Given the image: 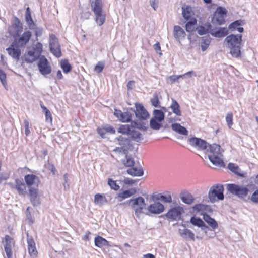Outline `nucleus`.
Returning <instances> with one entry per match:
<instances>
[{
  "label": "nucleus",
  "instance_id": "f8f14e48",
  "mask_svg": "<svg viewBox=\"0 0 258 258\" xmlns=\"http://www.w3.org/2000/svg\"><path fill=\"white\" fill-rule=\"evenodd\" d=\"M49 37L51 39L49 42L50 52L56 58L60 57L62 54L57 37L54 34H50Z\"/></svg>",
  "mask_w": 258,
  "mask_h": 258
},
{
  "label": "nucleus",
  "instance_id": "7c9ffc66",
  "mask_svg": "<svg viewBox=\"0 0 258 258\" xmlns=\"http://www.w3.org/2000/svg\"><path fill=\"white\" fill-rule=\"evenodd\" d=\"M180 198L183 203L187 205L191 204L195 200V198L192 194L188 191L181 192Z\"/></svg>",
  "mask_w": 258,
  "mask_h": 258
},
{
  "label": "nucleus",
  "instance_id": "a18cd8bd",
  "mask_svg": "<svg viewBox=\"0 0 258 258\" xmlns=\"http://www.w3.org/2000/svg\"><path fill=\"white\" fill-rule=\"evenodd\" d=\"M107 199L105 196L101 194H97L94 197V202L96 204H103L107 202Z\"/></svg>",
  "mask_w": 258,
  "mask_h": 258
},
{
  "label": "nucleus",
  "instance_id": "b1692460",
  "mask_svg": "<svg viewBox=\"0 0 258 258\" xmlns=\"http://www.w3.org/2000/svg\"><path fill=\"white\" fill-rule=\"evenodd\" d=\"M183 22L185 23L184 28L186 32L188 33H192L196 30L197 19L195 17L191 18L188 20H184Z\"/></svg>",
  "mask_w": 258,
  "mask_h": 258
},
{
  "label": "nucleus",
  "instance_id": "5701e85b",
  "mask_svg": "<svg viewBox=\"0 0 258 258\" xmlns=\"http://www.w3.org/2000/svg\"><path fill=\"white\" fill-rule=\"evenodd\" d=\"M228 29L225 27H217L211 29V35L216 38H222L228 34Z\"/></svg>",
  "mask_w": 258,
  "mask_h": 258
},
{
  "label": "nucleus",
  "instance_id": "473e14b6",
  "mask_svg": "<svg viewBox=\"0 0 258 258\" xmlns=\"http://www.w3.org/2000/svg\"><path fill=\"white\" fill-rule=\"evenodd\" d=\"M182 15L184 20H188L191 18H195L193 17L194 12L190 5H187L185 7L182 8Z\"/></svg>",
  "mask_w": 258,
  "mask_h": 258
},
{
  "label": "nucleus",
  "instance_id": "09e8293b",
  "mask_svg": "<svg viewBox=\"0 0 258 258\" xmlns=\"http://www.w3.org/2000/svg\"><path fill=\"white\" fill-rule=\"evenodd\" d=\"M48 150L47 149H43L38 153V158H40L41 159L47 160L46 161H49V157L48 156Z\"/></svg>",
  "mask_w": 258,
  "mask_h": 258
},
{
  "label": "nucleus",
  "instance_id": "2f4dec72",
  "mask_svg": "<svg viewBox=\"0 0 258 258\" xmlns=\"http://www.w3.org/2000/svg\"><path fill=\"white\" fill-rule=\"evenodd\" d=\"M171 102L170 108L171 109L172 112L177 116H181L182 113L179 103L174 98H171Z\"/></svg>",
  "mask_w": 258,
  "mask_h": 258
},
{
  "label": "nucleus",
  "instance_id": "72a5a7b5",
  "mask_svg": "<svg viewBox=\"0 0 258 258\" xmlns=\"http://www.w3.org/2000/svg\"><path fill=\"white\" fill-rule=\"evenodd\" d=\"M146 120H139L138 119H134L133 122V128L134 130L138 129L142 131H147L148 127L146 125L144 121Z\"/></svg>",
  "mask_w": 258,
  "mask_h": 258
},
{
  "label": "nucleus",
  "instance_id": "ea45409f",
  "mask_svg": "<svg viewBox=\"0 0 258 258\" xmlns=\"http://www.w3.org/2000/svg\"><path fill=\"white\" fill-rule=\"evenodd\" d=\"M211 38L209 35L202 37L201 47L202 51L204 52L207 50L211 43Z\"/></svg>",
  "mask_w": 258,
  "mask_h": 258
},
{
  "label": "nucleus",
  "instance_id": "79ce46f5",
  "mask_svg": "<svg viewBox=\"0 0 258 258\" xmlns=\"http://www.w3.org/2000/svg\"><path fill=\"white\" fill-rule=\"evenodd\" d=\"M153 116L152 117L158 119L162 122L165 119L164 111L161 110L154 109L153 110Z\"/></svg>",
  "mask_w": 258,
  "mask_h": 258
},
{
  "label": "nucleus",
  "instance_id": "e433bc0d",
  "mask_svg": "<svg viewBox=\"0 0 258 258\" xmlns=\"http://www.w3.org/2000/svg\"><path fill=\"white\" fill-rule=\"evenodd\" d=\"M150 127L154 130H159L163 126L162 121L152 117L150 120Z\"/></svg>",
  "mask_w": 258,
  "mask_h": 258
},
{
  "label": "nucleus",
  "instance_id": "423d86ee",
  "mask_svg": "<svg viewBox=\"0 0 258 258\" xmlns=\"http://www.w3.org/2000/svg\"><path fill=\"white\" fill-rule=\"evenodd\" d=\"M209 161H224L223 153L225 150L218 144H209L206 150Z\"/></svg>",
  "mask_w": 258,
  "mask_h": 258
},
{
  "label": "nucleus",
  "instance_id": "13d9d810",
  "mask_svg": "<svg viewBox=\"0 0 258 258\" xmlns=\"http://www.w3.org/2000/svg\"><path fill=\"white\" fill-rule=\"evenodd\" d=\"M204 204L202 203H199L195 204L193 207L192 209L196 213L203 212Z\"/></svg>",
  "mask_w": 258,
  "mask_h": 258
},
{
  "label": "nucleus",
  "instance_id": "f704fd0d",
  "mask_svg": "<svg viewBox=\"0 0 258 258\" xmlns=\"http://www.w3.org/2000/svg\"><path fill=\"white\" fill-rule=\"evenodd\" d=\"M60 66L64 74H68L72 70V66L68 59H63L61 60Z\"/></svg>",
  "mask_w": 258,
  "mask_h": 258
},
{
  "label": "nucleus",
  "instance_id": "c85d7f7f",
  "mask_svg": "<svg viewBox=\"0 0 258 258\" xmlns=\"http://www.w3.org/2000/svg\"><path fill=\"white\" fill-rule=\"evenodd\" d=\"M173 35L177 40L180 41L181 38H185L186 33L181 26L175 25L173 28Z\"/></svg>",
  "mask_w": 258,
  "mask_h": 258
},
{
  "label": "nucleus",
  "instance_id": "f257e3e1",
  "mask_svg": "<svg viewBox=\"0 0 258 258\" xmlns=\"http://www.w3.org/2000/svg\"><path fill=\"white\" fill-rule=\"evenodd\" d=\"M14 22L8 27V33L9 37H13L14 40L12 44L6 48L9 55L19 60L21 54V48L25 47L30 40L32 34L30 30L23 31V24L20 19L14 16Z\"/></svg>",
  "mask_w": 258,
  "mask_h": 258
},
{
  "label": "nucleus",
  "instance_id": "0e129e2a",
  "mask_svg": "<svg viewBox=\"0 0 258 258\" xmlns=\"http://www.w3.org/2000/svg\"><path fill=\"white\" fill-rule=\"evenodd\" d=\"M181 126L182 125L179 123H173L171 127L173 131L177 133Z\"/></svg>",
  "mask_w": 258,
  "mask_h": 258
},
{
  "label": "nucleus",
  "instance_id": "603ef678",
  "mask_svg": "<svg viewBox=\"0 0 258 258\" xmlns=\"http://www.w3.org/2000/svg\"><path fill=\"white\" fill-rule=\"evenodd\" d=\"M250 200L253 203L258 204V189L254 191L251 196H248L247 201Z\"/></svg>",
  "mask_w": 258,
  "mask_h": 258
},
{
  "label": "nucleus",
  "instance_id": "dca6fc26",
  "mask_svg": "<svg viewBox=\"0 0 258 258\" xmlns=\"http://www.w3.org/2000/svg\"><path fill=\"white\" fill-rule=\"evenodd\" d=\"M2 243L4 245V251L7 258H12V246H14L15 244L14 238L9 235H6L4 237H2Z\"/></svg>",
  "mask_w": 258,
  "mask_h": 258
},
{
  "label": "nucleus",
  "instance_id": "393cba45",
  "mask_svg": "<svg viewBox=\"0 0 258 258\" xmlns=\"http://www.w3.org/2000/svg\"><path fill=\"white\" fill-rule=\"evenodd\" d=\"M212 26L209 22H207L205 24L199 25L197 27L196 30L197 33L200 35H204L208 33L211 34Z\"/></svg>",
  "mask_w": 258,
  "mask_h": 258
},
{
  "label": "nucleus",
  "instance_id": "6e6552de",
  "mask_svg": "<svg viewBox=\"0 0 258 258\" xmlns=\"http://www.w3.org/2000/svg\"><path fill=\"white\" fill-rule=\"evenodd\" d=\"M133 122L130 124H121L117 129V132L122 135H126L136 142H140L143 140L141 133L134 130Z\"/></svg>",
  "mask_w": 258,
  "mask_h": 258
},
{
  "label": "nucleus",
  "instance_id": "c756f323",
  "mask_svg": "<svg viewBox=\"0 0 258 258\" xmlns=\"http://www.w3.org/2000/svg\"><path fill=\"white\" fill-rule=\"evenodd\" d=\"M95 245L99 248H102L104 246L111 247V245L109 242L105 238L100 235H97L94 238Z\"/></svg>",
  "mask_w": 258,
  "mask_h": 258
},
{
  "label": "nucleus",
  "instance_id": "49530a36",
  "mask_svg": "<svg viewBox=\"0 0 258 258\" xmlns=\"http://www.w3.org/2000/svg\"><path fill=\"white\" fill-rule=\"evenodd\" d=\"M7 78V74L5 72L0 68V81L3 85V86L5 87V89H7V82L6 80Z\"/></svg>",
  "mask_w": 258,
  "mask_h": 258
},
{
  "label": "nucleus",
  "instance_id": "6e6d98bb",
  "mask_svg": "<svg viewBox=\"0 0 258 258\" xmlns=\"http://www.w3.org/2000/svg\"><path fill=\"white\" fill-rule=\"evenodd\" d=\"M213 230L218 227L217 222L213 218H211L208 222H206Z\"/></svg>",
  "mask_w": 258,
  "mask_h": 258
},
{
  "label": "nucleus",
  "instance_id": "7ed1b4c3",
  "mask_svg": "<svg viewBox=\"0 0 258 258\" xmlns=\"http://www.w3.org/2000/svg\"><path fill=\"white\" fill-rule=\"evenodd\" d=\"M25 183L19 178H16L15 180V185L14 188L16 189L18 191L19 195L25 197L27 192L26 190V186L29 188H38L39 185L40 183L39 178L35 174H28L24 176Z\"/></svg>",
  "mask_w": 258,
  "mask_h": 258
},
{
  "label": "nucleus",
  "instance_id": "052dcab7",
  "mask_svg": "<svg viewBox=\"0 0 258 258\" xmlns=\"http://www.w3.org/2000/svg\"><path fill=\"white\" fill-rule=\"evenodd\" d=\"M138 180L132 179L130 178H125L122 181L125 185H132L138 182Z\"/></svg>",
  "mask_w": 258,
  "mask_h": 258
},
{
  "label": "nucleus",
  "instance_id": "69168bd1",
  "mask_svg": "<svg viewBox=\"0 0 258 258\" xmlns=\"http://www.w3.org/2000/svg\"><path fill=\"white\" fill-rule=\"evenodd\" d=\"M91 12L90 11L83 12L81 14V18L84 20H88L91 16Z\"/></svg>",
  "mask_w": 258,
  "mask_h": 258
},
{
  "label": "nucleus",
  "instance_id": "f3484780",
  "mask_svg": "<svg viewBox=\"0 0 258 258\" xmlns=\"http://www.w3.org/2000/svg\"><path fill=\"white\" fill-rule=\"evenodd\" d=\"M135 117L139 120H147L150 117V114L141 103H135Z\"/></svg>",
  "mask_w": 258,
  "mask_h": 258
},
{
  "label": "nucleus",
  "instance_id": "680f3d73",
  "mask_svg": "<svg viewBox=\"0 0 258 258\" xmlns=\"http://www.w3.org/2000/svg\"><path fill=\"white\" fill-rule=\"evenodd\" d=\"M24 124L25 127V134L26 136H28L30 134V131L29 129V122L28 120L25 119L24 121Z\"/></svg>",
  "mask_w": 258,
  "mask_h": 258
},
{
  "label": "nucleus",
  "instance_id": "0eeeda50",
  "mask_svg": "<svg viewBox=\"0 0 258 258\" xmlns=\"http://www.w3.org/2000/svg\"><path fill=\"white\" fill-rule=\"evenodd\" d=\"M92 11L94 13L96 23L101 26L103 25L106 20V13L103 10L102 0H95L90 3Z\"/></svg>",
  "mask_w": 258,
  "mask_h": 258
},
{
  "label": "nucleus",
  "instance_id": "e2e57ef3",
  "mask_svg": "<svg viewBox=\"0 0 258 258\" xmlns=\"http://www.w3.org/2000/svg\"><path fill=\"white\" fill-rule=\"evenodd\" d=\"M97 132L98 135L101 137V138H105V135L106 132H105L104 127L103 125L102 126H99L97 128Z\"/></svg>",
  "mask_w": 258,
  "mask_h": 258
},
{
  "label": "nucleus",
  "instance_id": "9b49d317",
  "mask_svg": "<svg viewBox=\"0 0 258 258\" xmlns=\"http://www.w3.org/2000/svg\"><path fill=\"white\" fill-rule=\"evenodd\" d=\"M228 13L227 10L222 6H218L214 12L212 18L211 23L214 25L221 26L225 23V17Z\"/></svg>",
  "mask_w": 258,
  "mask_h": 258
},
{
  "label": "nucleus",
  "instance_id": "bf43d9fd",
  "mask_svg": "<svg viewBox=\"0 0 258 258\" xmlns=\"http://www.w3.org/2000/svg\"><path fill=\"white\" fill-rule=\"evenodd\" d=\"M105 130V132L106 133H108L110 134H114L115 133V129L114 127L112 126L106 124L105 125H103Z\"/></svg>",
  "mask_w": 258,
  "mask_h": 258
},
{
  "label": "nucleus",
  "instance_id": "864d4df0",
  "mask_svg": "<svg viewBox=\"0 0 258 258\" xmlns=\"http://www.w3.org/2000/svg\"><path fill=\"white\" fill-rule=\"evenodd\" d=\"M133 149H134V145L132 143L131 140L130 139L129 143H127V144L126 145L125 148L123 149L122 152L124 154H125L126 157H127L128 151H132V150H133Z\"/></svg>",
  "mask_w": 258,
  "mask_h": 258
},
{
  "label": "nucleus",
  "instance_id": "aec40b11",
  "mask_svg": "<svg viewBox=\"0 0 258 258\" xmlns=\"http://www.w3.org/2000/svg\"><path fill=\"white\" fill-rule=\"evenodd\" d=\"M165 209V206L162 203L160 202H154L148 206L147 209L149 213H146V215L149 216L151 214L158 215L163 213Z\"/></svg>",
  "mask_w": 258,
  "mask_h": 258
},
{
  "label": "nucleus",
  "instance_id": "4be33fe9",
  "mask_svg": "<svg viewBox=\"0 0 258 258\" xmlns=\"http://www.w3.org/2000/svg\"><path fill=\"white\" fill-rule=\"evenodd\" d=\"M245 24V20L238 19L231 22L228 26V30L231 32L237 31L239 33H242L244 32V29L242 26Z\"/></svg>",
  "mask_w": 258,
  "mask_h": 258
},
{
  "label": "nucleus",
  "instance_id": "5fc2aeb1",
  "mask_svg": "<svg viewBox=\"0 0 258 258\" xmlns=\"http://www.w3.org/2000/svg\"><path fill=\"white\" fill-rule=\"evenodd\" d=\"M31 30H34V35L36 37V38L38 37H41L42 36L43 33V28L41 26H34V28L33 29H32Z\"/></svg>",
  "mask_w": 258,
  "mask_h": 258
},
{
  "label": "nucleus",
  "instance_id": "bb28decb",
  "mask_svg": "<svg viewBox=\"0 0 258 258\" xmlns=\"http://www.w3.org/2000/svg\"><path fill=\"white\" fill-rule=\"evenodd\" d=\"M25 19L29 29H33L34 26H36V23L33 21L32 17L31 9L29 7H27L26 9Z\"/></svg>",
  "mask_w": 258,
  "mask_h": 258
},
{
  "label": "nucleus",
  "instance_id": "4468645a",
  "mask_svg": "<svg viewBox=\"0 0 258 258\" xmlns=\"http://www.w3.org/2000/svg\"><path fill=\"white\" fill-rule=\"evenodd\" d=\"M146 204L145 199L142 196L133 198L132 208L134 209L135 215L137 218H139L141 214L143 213V210L146 208Z\"/></svg>",
  "mask_w": 258,
  "mask_h": 258
},
{
  "label": "nucleus",
  "instance_id": "a211bd4d",
  "mask_svg": "<svg viewBox=\"0 0 258 258\" xmlns=\"http://www.w3.org/2000/svg\"><path fill=\"white\" fill-rule=\"evenodd\" d=\"M184 212L183 208L179 206L171 208L167 212L168 219L171 221L183 220L182 215Z\"/></svg>",
  "mask_w": 258,
  "mask_h": 258
},
{
  "label": "nucleus",
  "instance_id": "6ab92c4d",
  "mask_svg": "<svg viewBox=\"0 0 258 258\" xmlns=\"http://www.w3.org/2000/svg\"><path fill=\"white\" fill-rule=\"evenodd\" d=\"M125 167H130L126 170L127 173L132 176H142L144 175V170L140 166L139 168L135 167L136 162H122Z\"/></svg>",
  "mask_w": 258,
  "mask_h": 258
},
{
  "label": "nucleus",
  "instance_id": "f03ea898",
  "mask_svg": "<svg viewBox=\"0 0 258 258\" xmlns=\"http://www.w3.org/2000/svg\"><path fill=\"white\" fill-rule=\"evenodd\" d=\"M42 52L43 45L38 42L23 57L25 61L28 63H32L38 60L37 66L39 71L42 75L46 76L51 73L52 69L48 59L44 55H41Z\"/></svg>",
  "mask_w": 258,
  "mask_h": 258
},
{
  "label": "nucleus",
  "instance_id": "20e7f679",
  "mask_svg": "<svg viewBox=\"0 0 258 258\" xmlns=\"http://www.w3.org/2000/svg\"><path fill=\"white\" fill-rule=\"evenodd\" d=\"M224 42L230 49L229 53L234 58L241 56V48L243 46L242 35L241 34H230L225 38Z\"/></svg>",
  "mask_w": 258,
  "mask_h": 258
},
{
  "label": "nucleus",
  "instance_id": "58836bf2",
  "mask_svg": "<svg viewBox=\"0 0 258 258\" xmlns=\"http://www.w3.org/2000/svg\"><path fill=\"white\" fill-rule=\"evenodd\" d=\"M129 191L127 189L123 190L121 189L120 192L116 195L115 199H118V201L121 202L123 200L131 197Z\"/></svg>",
  "mask_w": 258,
  "mask_h": 258
},
{
  "label": "nucleus",
  "instance_id": "4d7b16f0",
  "mask_svg": "<svg viewBox=\"0 0 258 258\" xmlns=\"http://www.w3.org/2000/svg\"><path fill=\"white\" fill-rule=\"evenodd\" d=\"M104 67L105 64L103 62L99 61L95 66L94 70L96 72L100 73L103 71Z\"/></svg>",
  "mask_w": 258,
  "mask_h": 258
},
{
  "label": "nucleus",
  "instance_id": "a19ab883",
  "mask_svg": "<svg viewBox=\"0 0 258 258\" xmlns=\"http://www.w3.org/2000/svg\"><path fill=\"white\" fill-rule=\"evenodd\" d=\"M161 201L164 203H171L172 202L171 193L169 191H165L161 193Z\"/></svg>",
  "mask_w": 258,
  "mask_h": 258
},
{
  "label": "nucleus",
  "instance_id": "c03bdc74",
  "mask_svg": "<svg viewBox=\"0 0 258 258\" xmlns=\"http://www.w3.org/2000/svg\"><path fill=\"white\" fill-rule=\"evenodd\" d=\"M151 105L155 107L158 108L160 107V101L159 99L158 94L155 92L153 94V97L151 99Z\"/></svg>",
  "mask_w": 258,
  "mask_h": 258
},
{
  "label": "nucleus",
  "instance_id": "de8ad7c7",
  "mask_svg": "<svg viewBox=\"0 0 258 258\" xmlns=\"http://www.w3.org/2000/svg\"><path fill=\"white\" fill-rule=\"evenodd\" d=\"M108 186L111 189L117 191L120 189V186L117 184L116 181L114 180L112 178H108L107 182Z\"/></svg>",
  "mask_w": 258,
  "mask_h": 258
},
{
  "label": "nucleus",
  "instance_id": "a878e982",
  "mask_svg": "<svg viewBox=\"0 0 258 258\" xmlns=\"http://www.w3.org/2000/svg\"><path fill=\"white\" fill-rule=\"evenodd\" d=\"M27 244L28 252L32 257H35L37 254L35 242L32 237L29 238L27 235Z\"/></svg>",
  "mask_w": 258,
  "mask_h": 258
},
{
  "label": "nucleus",
  "instance_id": "9d476101",
  "mask_svg": "<svg viewBox=\"0 0 258 258\" xmlns=\"http://www.w3.org/2000/svg\"><path fill=\"white\" fill-rule=\"evenodd\" d=\"M200 215L203 216V221L200 217L194 215L191 217L189 222L193 226L201 228L205 233L210 230L209 227L205 223L208 222L212 217L206 212L200 213Z\"/></svg>",
  "mask_w": 258,
  "mask_h": 258
},
{
  "label": "nucleus",
  "instance_id": "ddd939ff",
  "mask_svg": "<svg viewBox=\"0 0 258 258\" xmlns=\"http://www.w3.org/2000/svg\"><path fill=\"white\" fill-rule=\"evenodd\" d=\"M188 143L198 151L206 150L209 143L205 140L201 138L192 136L187 140Z\"/></svg>",
  "mask_w": 258,
  "mask_h": 258
},
{
  "label": "nucleus",
  "instance_id": "37998d69",
  "mask_svg": "<svg viewBox=\"0 0 258 258\" xmlns=\"http://www.w3.org/2000/svg\"><path fill=\"white\" fill-rule=\"evenodd\" d=\"M116 140L119 142V144L121 146V149L123 151V149L125 148L127 143H129L130 140L131 139L130 138L123 137L122 136L120 135L119 137L116 138Z\"/></svg>",
  "mask_w": 258,
  "mask_h": 258
},
{
  "label": "nucleus",
  "instance_id": "774afa93",
  "mask_svg": "<svg viewBox=\"0 0 258 258\" xmlns=\"http://www.w3.org/2000/svg\"><path fill=\"white\" fill-rule=\"evenodd\" d=\"M91 233L89 231H87L85 234L82 237V239L85 241H89L91 239Z\"/></svg>",
  "mask_w": 258,
  "mask_h": 258
},
{
  "label": "nucleus",
  "instance_id": "338daca9",
  "mask_svg": "<svg viewBox=\"0 0 258 258\" xmlns=\"http://www.w3.org/2000/svg\"><path fill=\"white\" fill-rule=\"evenodd\" d=\"M177 133L181 135L187 136L188 131L185 126L182 125Z\"/></svg>",
  "mask_w": 258,
  "mask_h": 258
},
{
  "label": "nucleus",
  "instance_id": "39448f33",
  "mask_svg": "<svg viewBox=\"0 0 258 258\" xmlns=\"http://www.w3.org/2000/svg\"><path fill=\"white\" fill-rule=\"evenodd\" d=\"M227 189L231 194L240 200L247 202V196L250 191L248 185L244 186L235 183H229L227 184Z\"/></svg>",
  "mask_w": 258,
  "mask_h": 258
},
{
  "label": "nucleus",
  "instance_id": "1a4fd4ad",
  "mask_svg": "<svg viewBox=\"0 0 258 258\" xmlns=\"http://www.w3.org/2000/svg\"><path fill=\"white\" fill-rule=\"evenodd\" d=\"M224 187L222 184L218 183L212 186L208 192V198L211 203L224 199Z\"/></svg>",
  "mask_w": 258,
  "mask_h": 258
},
{
  "label": "nucleus",
  "instance_id": "8fccbe9b",
  "mask_svg": "<svg viewBox=\"0 0 258 258\" xmlns=\"http://www.w3.org/2000/svg\"><path fill=\"white\" fill-rule=\"evenodd\" d=\"M70 175L68 173H65L63 176L64 182L63 183V186L64 187V190L67 191L70 188Z\"/></svg>",
  "mask_w": 258,
  "mask_h": 258
},
{
  "label": "nucleus",
  "instance_id": "cd10ccee",
  "mask_svg": "<svg viewBox=\"0 0 258 258\" xmlns=\"http://www.w3.org/2000/svg\"><path fill=\"white\" fill-rule=\"evenodd\" d=\"M178 232L180 236L184 239L186 240H195V234L190 230L187 228L179 229Z\"/></svg>",
  "mask_w": 258,
  "mask_h": 258
},
{
  "label": "nucleus",
  "instance_id": "2eb2a0df",
  "mask_svg": "<svg viewBox=\"0 0 258 258\" xmlns=\"http://www.w3.org/2000/svg\"><path fill=\"white\" fill-rule=\"evenodd\" d=\"M113 115L122 123H132L134 121L133 114H132V112L126 110H123L122 112L116 107L114 108Z\"/></svg>",
  "mask_w": 258,
  "mask_h": 258
},
{
  "label": "nucleus",
  "instance_id": "3c124183",
  "mask_svg": "<svg viewBox=\"0 0 258 258\" xmlns=\"http://www.w3.org/2000/svg\"><path fill=\"white\" fill-rule=\"evenodd\" d=\"M233 115L232 112H229L227 114L226 116V121L227 122V125L229 128H231V127L233 124Z\"/></svg>",
  "mask_w": 258,
  "mask_h": 258
},
{
  "label": "nucleus",
  "instance_id": "4c0bfd02",
  "mask_svg": "<svg viewBox=\"0 0 258 258\" xmlns=\"http://www.w3.org/2000/svg\"><path fill=\"white\" fill-rule=\"evenodd\" d=\"M227 168L230 171H231L232 172H233L235 174L237 175V176L241 177H244V173H240L239 172V170H240L239 166L234 164L233 163L229 162V164L227 166Z\"/></svg>",
  "mask_w": 258,
  "mask_h": 258
},
{
  "label": "nucleus",
  "instance_id": "412c9836",
  "mask_svg": "<svg viewBox=\"0 0 258 258\" xmlns=\"http://www.w3.org/2000/svg\"><path fill=\"white\" fill-rule=\"evenodd\" d=\"M28 195L30 196V201L33 207H38L41 204L40 197L38 195V188H28Z\"/></svg>",
  "mask_w": 258,
  "mask_h": 258
},
{
  "label": "nucleus",
  "instance_id": "c9c22d12",
  "mask_svg": "<svg viewBox=\"0 0 258 258\" xmlns=\"http://www.w3.org/2000/svg\"><path fill=\"white\" fill-rule=\"evenodd\" d=\"M40 107L45 116V121L47 123H52V116L50 111L42 103H40Z\"/></svg>",
  "mask_w": 258,
  "mask_h": 258
}]
</instances>
